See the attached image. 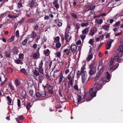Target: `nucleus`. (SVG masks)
<instances>
[{"label":"nucleus","mask_w":123,"mask_h":123,"mask_svg":"<svg viewBox=\"0 0 123 123\" xmlns=\"http://www.w3.org/2000/svg\"><path fill=\"white\" fill-rule=\"evenodd\" d=\"M105 79L104 78H102L101 80L97 82H96L94 85V89L97 91L101 89L103 85L104 84H105L104 82Z\"/></svg>","instance_id":"f257e3e1"},{"label":"nucleus","mask_w":123,"mask_h":123,"mask_svg":"<svg viewBox=\"0 0 123 123\" xmlns=\"http://www.w3.org/2000/svg\"><path fill=\"white\" fill-rule=\"evenodd\" d=\"M112 61H110L109 64L107 66V68L111 72L115 70L118 67L119 64L116 63L115 64Z\"/></svg>","instance_id":"f03ea898"},{"label":"nucleus","mask_w":123,"mask_h":123,"mask_svg":"<svg viewBox=\"0 0 123 123\" xmlns=\"http://www.w3.org/2000/svg\"><path fill=\"white\" fill-rule=\"evenodd\" d=\"M75 73L72 71L68 75L67 78L68 80V82L72 85V83H74V81L75 77Z\"/></svg>","instance_id":"7ed1b4c3"},{"label":"nucleus","mask_w":123,"mask_h":123,"mask_svg":"<svg viewBox=\"0 0 123 123\" xmlns=\"http://www.w3.org/2000/svg\"><path fill=\"white\" fill-rule=\"evenodd\" d=\"M122 59L120 58V56L118 55H115L113 57L111 58V61H112L114 63V61L118 62V63H120L122 62Z\"/></svg>","instance_id":"20e7f679"},{"label":"nucleus","mask_w":123,"mask_h":123,"mask_svg":"<svg viewBox=\"0 0 123 123\" xmlns=\"http://www.w3.org/2000/svg\"><path fill=\"white\" fill-rule=\"evenodd\" d=\"M97 92V91H96L95 92H93V88H92L91 89L89 90V100L92 99L93 98V97L96 96V93Z\"/></svg>","instance_id":"39448f33"},{"label":"nucleus","mask_w":123,"mask_h":123,"mask_svg":"<svg viewBox=\"0 0 123 123\" xmlns=\"http://www.w3.org/2000/svg\"><path fill=\"white\" fill-rule=\"evenodd\" d=\"M58 82L59 83L62 84L65 82V78L62 73L60 74L58 76Z\"/></svg>","instance_id":"423d86ee"},{"label":"nucleus","mask_w":123,"mask_h":123,"mask_svg":"<svg viewBox=\"0 0 123 123\" xmlns=\"http://www.w3.org/2000/svg\"><path fill=\"white\" fill-rule=\"evenodd\" d=\"M43 64V61L42 60L39 63L38 68H37V69L40 74H42L43 75H44L43 68L42 67Z\"/></svg>","instance_id":"0eeeda50"},{"label":"nucleus","mask_w":123,"mask_h":123,"mask_svg":"<svg viewBox=\"0 0 123 123\" xmlns=\"http://www.w3.org/2000/svg\"><path fill=\"white\" fill-rule=\"evenodd\" d=\"M77 46L74 43H72L70 46V49L73 54H74L77 51Z\"/></svg>","instance_id":"6e6552de"},{"label":"nucleus","mask_w":123,"mask_h":123,"mask_svg":"<svg viewBox=\"0 0 123 123\" xmlns=\"http://www.w3.org/2000/svg\"><path fill=\"white\" fill-rule=\"evenodd\" d=\"M65 38L66 40V44H69V42L71 38V36H69L68 34L65 33Z\"/></svg>","instance_id":"1a4fd4ad"},{"label":"nucleus","mask_w":123,"mask_h":123,"mask_svg":"<svg viewBox=\"0 0 123 123\" xmlns=\"http://www.w3.org/2000/svg\"><path fill=\"white\" fill-rule=\"evenodd\" d=\"M109 40L107 42L106 46V48L107 49H109L112 43L114 41V39H109Z\"/></svg>","instance_id":"9d476101"},{"label":"nucleus","mask_w":123,"mask_h":123,"mask_svg":"<svg viewBox=\"0 0 123 123\" xmlns=\"http://www.w3.org/2000/svg\"><path fill=\"white\" fill-rule=\"evenodd\" d=\"M103 62L102 61H99V64L98 65V68H100L99 71V72L100 73H103V71L105 68V67L104 66H103Z\"/></svg>","instance_id":"9b49d317"},{"label":"nucleus","mask_w":123,"mask_h":123,"mask_svg":"<svg viewBox=\"0 0 123 123\" xmlns=\"http://www.w3.org/2000/svg\"><path fill=\"white\" fill-rule=\"evenodd\" d=\"M96 61L95 60L93 61L92 62L89 66L90 69H96V67L97 66L96 64Z\"/></svg>","instance_id":"f8f14e48"},{"label":"nucleus","mask_w":123,"mask_h":123,"mask_svg":"<svg viewBox=\"0 0 123 123\" xmlns=\"http://www.w3.org/2000/svg\"><path fill=\"white\" fill-rule=\"evenodd\" d=\"M63 53L64 54L67 55H72V53L70 51V49H65L63 50Z\"/></svg>","instance_id":"ddd939ff"},{"label":"nucleus","mask_w":123,"mask_h":123,"mask_svg":"<svg viewBox=\"0 0 123 123\" xmlns=\"http://www.w3.org/2000/svg\"><path fill=\"white\" fill-rule=\"evenodd\" d=\"M85 66H82L81 68V70L80 72V74L82 75H86L87 72L85 70Z\"/></svg>","instance_id":"4468645a"},{"label":"nucleus","mask_w":123,"mask_h":123,"mask_svg":"<svg viewBox=\"0 0 123 123\" xmlns=\"http://www.w3.org/2000/svg\"><path fill=\"white\" fill-rule=\"evenodd\" d=\"M86 77V75H81L82 82V84L86 83L87 82Z\"/></svg>","instance_id":"2eb2a0df"},{"label":"nucleus","mask_w":123,"mask_h":123,"mask_svg":"<svg viewBox=\"0 0 123 123\" xmlns=\"http://www.w3.org/2000/svg\"><path fill=\"white\" fill-rule=\"evenodd\" d=\"M15 119L18 123H21L23 121V116L22 115L20 116L18 118H16Z\"/></svg>","instance_id":"dca6fc26"},{"label":"nucleus","mask_w":123,"mask_h":123,"mask_svg":"<svg viewBox=\"0 0 123 123\" xmlns=\"http://www.w3.org/2000/svg\"><path fill=\"white\" fill-rule=\"evenodd\" d=\"M89 31V28L87 27L83 30L81 32L83 35H86L88 34Z\"/></svg>","instance_id":"f3484780"},{"label":"nucleus","mask_w":123,"mask_h":123,"mask_svg":"<svg viewBox=\"0 0 123 123\" xmlns=\"http://www.w3.org/2000/svg\"><path fill=\"white\" fill-rule=\"evenodd\" d=\"M58 0H54V1L53 2V4L54 6L57 9L59 8V5L58 3Z\"/></svg>","instance_id":"a211bd4d"},{"label":"nucleus","mask_w":123,"mask_h":123,"mask_svg":"<svg viewBox=\"0 0 123 123\" xmlns=\"http://www.w3.org/2000/svg\"><path fill=\"white\" fill-rule=\"evenodd\" d=\"M35 1L34 0H30L29 2V5L30 7H32L35 4Z\"/></svg>","instance_id":"6ab92c4d"},{"label":"nucleus","mask_w":123,"mask_h":123,"mask_svg":"<svg viewBox=\"0 0 123 123\" xmlns=\"http://www.w3.org/2000/svg\"><path fill=\"white\" fill-rule=\"evenodd\" d=\"M106 77L107 79L108 80L107 81L106 80V79L104 77L103 78H104L105 79V80L104 81V82L105 83L106 82H108L110 81L109 79L110 78V74H109V73L108 72H107V73H106Z\"/></svg>","instance_id":"aec40b11"},{"label":"nucleus","mask_w":123,"mask_h":123,"mask_svg":"<svg viewBox=\"0 0 123 123\" xmlns=\"http://www.w3.org/2000/svg\"><path fill=\"white\" fill-rule=\"evenodd\" d=\"M20 80L19 79H17L15 80V83L16 85L17 86H19L20 85L21 86V84H20Z\"/></svg>","instance_id":"412c9836"},{"label":"nucleus","mask_w":123,"mask_h":123,"mask_svg":"<svg viewBox=\"0 0 123 123\" xmlns=\"http://www.w3.org/2000/svg\"><path fill=\"white\" fill-rule=\"evenodd\" d=\"M95 22L98 24L100 25L103 23V20L102 19H95Z\"/></svg>","instance_id":"4be33fe9"},{"label":"nucleus","mask_w":123,"mask_h":123,"mask_svg":"<svg viewBox=\"0 0 123 123\" xmlns=\"http://www.w3.org/2000/svg\"><path fill=\"white\" fill-rule=\"evenodd\" d=\"M44 79V76L41 75L39 76L38 77L39 80L38 84H39L42 83V81Z\"/></svg>","instance_id":"5701e85b"},{"label":"nucleus","mask_w":123,"mask_h":123,"mask_svg":"<svg viewBox=\"0 0 123 123\" xmlns=\"http://www.w3.org/2000/svg\"><path fill=\"white\" fill-rule=\"evenodd\" d=\"M7 100L8 102V104L10 105H12L13 104V102L12 103V99L10 98L9 96H7L6 97Z\"/></svg>","instance_id":"b1692460"},{"label":"nucleus","mask_w":123,"mask_h":123,"mask_svg":"<svg viewBox=\"0 0 123 123\" xmlns=\"http://www.w3.org/2000/svg\"><path fill=\"white\" fill-rule=\"evenodd\" d=\"M96 72V69H91L89 72V73L90 75H92L95 74Z\"/></svg>","instance_id":"393cba45"},{"label":"nucleus","mask_w":123,"mask_h":123,"mask_svg":"<svg viewBox=\"0 0 123 123\" xmlns=\"http://www.w3.org/2000/svg\"><path fill=\"white\" fill-rule=\"evenodd\" d=\"M39 54H38L37 53H34L33 55V58L34 59H38L39 58Z\"/></svg>","instance_id":"a878e982"},{"label":"nucleus","mask_w":123,"mask_h":123,"mask_svg":"<svg viewBox=\"0 0 123 123\" xmlns=\"http://www.w3.org/2000/svg\"><path fill=\"white\" fill-rule=\"evenodd\" d=\"M31 37L32 38H35L37 36V34L35 32L33 31L32 33L31 34Z\"/></svg>","instance_id":"bb28decb"},{"label":"nucleus","mask_w":123,"mask_h":123,"mask_svg":"<svg viewBox=\"0 0 123 123\" xmlns=\"http://www.w3.org/2000/svg\"><path fill=\"white\" fill-rule=\"evenodd\" d=\"M59 72V70H58L57 69H56L54 71V73L53 74V76L54 77V78H55V77L57 76L58 75V73Z\"/></svg>","instance_id":"cd10ccee"},{"label":"nucleus","mask_w":123,"mask_h":123,"mask_svg":"<svg viewBox=\"0 0 123 123\" xmlns=\"http://www.w3.org/2000/svg\"><path fill=\"white\" fill-rule=\"evenodd\" d=\"M89 25L88 22H87L86 23H81V26L82 27H84L87 26Z\"/></svg>","instance_id":"c85d7f7f"},{"label":"nucleus","mask_w":123,"mask_h":123,"mask_svg":"<svg viewBox=\"0 0 123 123\" xmlns=\"http://www.w3.org/2000/svg\"><path fill=\"white\" fill-rule=\"evenodd\" d=\"M15 62L17 64H22V61L20 59H15L14 60Z\"/></svg>","instance_id":"c756f323"},{"label":"nucleus","mask_w":123,"mask_h":123,"mask_svg":"<svg viewBox=\"0 0 123 123\" xmlns=\"http://www.w3.org/2000/svg\"><path fill=\"white\" fill-rule=\"evenodd\" d=\"M44 53L46 55L48 56L50 53V52L49 49H47L44 50Z\"/></svg>","instance_id":"7c9ffc66"},{"label":"nucleus","mask_w":123,"mask_h":123,"mask_svg":"<svg viewBox=\"0 0 123 123\" xmlns=\"http://www.w3.org/2000/svg\"><path fill=\"white\" fill-rule=\"evenodd\" d=\"M92 54L89 55L86 58V60L88 61H89L92 59Z\"/></svg>","instance_id":"2f4dec72"},{"label":"nucleus","mask_w":123,"mask_h":123,"mask_svg":"<svg viewBox=\"0 0 123 123\" xmlns=\"http://www.w3.org/2000/svg\"><path fill=\"white\" fill-rule=\"evenodd\" d=\"M95 7V6L94 5H91L90 6H88L87 7L88 8V10H92Z\"/></svg>","instance_id":"473e14b6"},{"label":"nucleus","mask_w":123,"mask_h":123,"mask_svg":"<svg viewBox=\"0 0 123 123\" xmlns=\"http://www.w3.org/2000/svg\"><path fill=\"white\" fill-rule=\"evenodd\" d=\"M61 45V44L60 42H57L56 43L55 47L58 48H59Z\"/></svg>","instance_id":"72a5a7b5"},{"label":"nucleus","mask_w":123,"mask_h":123,"mask_svg":"<svg viewBox=\"0 0 123 123\" xmlns=\"http://www.w3.org/2000/svg\"><path fill=\"white\" fill-rule=\"evenodd\" d=\"M39 71L36 69H35L34 72V74L36 76H38L40 75V74Z\"/></svg>","instance_id":"f704fd0d"},{"label":"nucleus","mask_w":123,"mask_h":123,"mask_svg":"<svg viewBox=\"0 0 123 123\" xmlns=\"http://www.w3.org/2000/svg\"><path fill=\"white\" fill-rule=\"evenodd\" d=\"M102 74V73H100L99 72L98 74L96 76V77H95V80L96 81L101 76Z\"/></svg>","instance_id":"c9c22d12"},{"label":"nucleus","mask_w":123,"mask_h":123,"mask_svg":"<svg viewBox=\"0 0 123 123\" xmlns=\"http://www.w3.org/2000/svg\"><path fill=\"white\" fill-rule=\"evenodd\" d=\"M55 55L56 57L60 58L61 55V53L60 51H57L56 53L55 54Z\"/></svg>","instance_id":"e433bc0d"},{"label":"nucleus","mask_w":123,"mask_h":123,"mask_svg":"<svg viewBox=\"0 0 123 123\" xmlns=\"http://www.w3.org/2000/svg\"><path fill=\"white\" fill-rule=\"evenodd\" d=\"M118 50L119 51L122 52L123 51V45H120L119 48Z\"/></svg>","instance_id":"4c0bfd02"},{"label":"nucleus","mask_w":123,"mask_h":123,"mask_svg":"<svg viewBox=\"0 0 123 123\" xmlns=\"http://www.w3.org/2000/svg\"><path fill=\"white\" fill-rule=\"evenodd\" d=\"M102 28L105 31L107 30L109 28V27L106 25H105L102 26Z\"/></svg>","instance_id":"58836bf2"},{"label":"nucleus","mask_w":123,"mask_h":123,"mask_svg":"<svg viewBox=\"0 0 123 123\" xmlns=\"http://www.w3.org/2000/svg\"><path fill=\"white\" fill-rule=\"evenodd\" d=\"M6 56L8 57H10V56L11 54L10 52H6L5 53Z\"/></svg>","instance_id":"ea45409f"},{"label":"nucleus","mask_w":123,"mask_h":123,"mask_svg":"<svg viewBox=\"0 0 123 123\" xmlns=\"http://www.w3.org/2000/svg\"><path fill=\"white\" fill-rule=\"evenodd\" d=\"M12 52L14 55L17 54L18 51L16 48H13L12 49Z\"/></svg>","instance_id":"a19ab883"},{"label":"nucleus","mask_w":123,"mask_h":123,"mask_svg":"<svg viewBox=\"0 0 123 123\" xmlns=\"http://www.w3.org/2000/svg\"><path fill=\"white\" fill-rule=\"evenodd\" d=\"M26 108L27 110H29L31 107L30 103H27V105H26Z\"/></svg>","instance_id":"79ce46f5"},{"label":"nucleus","mask_w":123,"mask_h":123,"mask_svg":"<svg viewBox=\"0 0 123 123\" xmlns=\"http://www.w3.org/2000/svg\"><path fill=\"white\" fill-rule=\"evenodd\" d=\"M46 93L44 91L42 92L41 94L40 95L42 97H44L46 96Z\"/></svg>","instance_id":"37998d69"},{"label":"nucleus","mask_w":123,"mask_h":123,"mask_svg":"<svg viewBox=\"0 0 123 123\" xmlns=\"http://www.w3.org/2000/svg\"><path fill=\"white\" fill-rule=\"evenodd\" d=\"M71 15L73 17L74 19H76L77 17V15L74 13H70Z\"/></svg>","instance_id":"c03bdc74"},{"label":"nucleus","mask_w":123,"mask_h":123,"mask_svg":"<svg viewBox=\"0 0 123 123\" xmlns=\"http://www.w3.org/2000/svg\"><path fill=\"white\" fill-rule=\"evenodd\" d=\"M7 70L10 73H12L13 71V69L10 67H9L7 68Z\"/></svg>","instance_id":"a18cd8bd"},{"label":"nucleus","mask_w":123,"mask_h":123,"mask_svg":"<svg viewBox=\"0 0 123 123\" xmlns=\"http://www.w3.org/2000/svg\"><path fill=\"white\" fill-rule=\"evenodd\" d=\"M94 31L93 29H91L90 30V34L92 36L94 34Z\"/></svg>","instance_id":"49530a36"},{"label":"nucleus","mask_w":123,"mask_h":123,"mask_svg":"<svg viewBox=\"0 0 123 123\" xmlns=\"http://www.w3.org/2000/svg\"><path fill=\"white\" fill-rule=\"evenodd\" d=\"M80 37L82 40L83 41L86 37V35H83L82 34V35H80Z\"/></svg>","instance_id":"de8ad7c7"},{"label":"nucleus","mask_w":123,"mask_h":123,"mask_svg":"<svg viewBox=\"0 0 123 123\" xmlns=\"http://www.w3.org/2000/svg\"><path fill=\"white\" fill-rule=\"evenodd\" d=\"M40 35H37V37L36 39V42L37 43H38V40L40 39Z\"/></svg>","instance_id":"09e8293b"},{"label":"nucleus","mask_w":123,"mask_h":123,"mask_svg":"<svg viewBox=\"0 0 123 123\" xmlns=\"http://www.w3.org/2000/svg\"><path fill=\"white\" fill-rule=\"evenodd\" d=\"M15 36L18 37H19V32L18 30H17L15 32Z\"/></svg>","instance_id":"8fccbe9b"},{"label":"nucleus","mask_w":123,"mask_h":123,"mask_svg":"<svg viewBox=\"0 0 123 123\" xmlns=\"http://www.w3.org/2000/svg\"><path fill=\"white\" fill-rule=\"evenodd\" d=\"M89 43H90L91 45H92L94 43V42L93 41V40L92 39H91L89 41Z\"/></svg>","instance_id":"3c124183"},{"label":"nucleus","mask_w":123,"mask_h":123,"mask_svg":"<svg viewBox=\"0 0 123 123\" xmlns=\"http://www.w3.org/2000/svg\"><path fill=\"white\" fill-rule=\"evenodd\" d=\"M17 105L19 107L20 106V99H17Z\"/></svg>","instance_id":"603ef678"},{"label":"nucleus","mask_w":123,"mask_h":123,"mask_svg":"<svg viewBox=\"0 0 123 123\" xmlns=\"http://www.w3.org/2000/svg\"><path fill=\"white\" fill-rule=\"evenodd\" d=\"M33 90H30L29 92V93L30 95L32 96V95L33 94Z\"/></svg>","instance_id":"864d4df0"},{"label":"nucleus","mask_w":123,"mask_h":123,"mask_svg":"<svg viewBox=\"0 0 123 123\" xmlns=\"http://www.w3.org/2000/svg\"><path fill=\"white\" fill-rule=\"evenodd\" d=\"M9 86L10 87L11 89L12 90H14V88L13 86L11 83H9Z\"/></svg>","instance_id":"5fc2aeb1"},{"label":"nucleus","mask_w":123,"mask_h":123,"mask_svg":"<svg viewBox=\"0 0 123 123\" xmlns=\"http://www.w3.org/2000/svg\"><path fill=\"white\" fill-rule=\"evenodd\" d=\"M19 59H23V54L20 53L19 54Z\"/></svg>","instance_id":"6e6d98bb"},{"label":"nucleus","mask_w":123,"mask_h":123,"mask_svg":"<svg viewBox=\"0 0 123 123\" xmlns=\"http://www.w3.org/2000/svg\"><path fill=\"white\" fill-rule=\"evenodd\" d=\"M28 39V38L27 37L24 40V45H26L27 44Z\"/></svg>","instance_id":"4d7b16f0"},{"label":"nucleus","mask_w":123,"mask_h":123,"mask_svg":"<svg viewBox=\"0 0 123 123\" xmlns=\"http://www.w3.org/2000/svg\"><path fill=\"white\" fill-rule=\"evenodd\" d=\"M57 25L59 27L61 26L62 24V22L59 21L57 22Z\"/></svg>","instance_id":"13d9d810"},{"label":"nucleus","mask_w":123,"mask_h":123,"mask_svg":"<svg viewBox=\"0 0 123 123\" xmlns=\"http://www.w3.org/2000/svg\"><path fill=\"white\" fill-rule=\"evenodd\" d=\"M55 40L57 42H60V37L59 36H57L55 37Z\"/></svg>","instance_id":"bf43d9fd"},{"label":"nucleus","mask_w":123,"mask_h":123,"mask_svg":"<svg viewBox=\"0 0 123 123\" xmlns=\"http://www.w3.org/2000/svg\"><path fill=\"white\" fill-rule=\"evenodd\" d=\"M81 97L80 96H78L77 97V99L78 102H80L81 100Z\"/></svg>","instance_id":"052dcab7"},{"label":"nucleus","mask_w":123,"mask_h":123,"mask_svg":"<svg viewBox=\"0 0 123 123\" xmlns=\"http://www.w3.org/2000/svg\"><path fill=\"white\" fill-rule=\"evenodd\" d=\"M48 89L49 90H51L53 89V87L51 85H48Z\"/></svg>","instance_id":"680f3d73"},{"label":"nucleus","mask_w":123,"mask_h":123,"mask_svg":"<svg viewBox=\"0 0 123 123\" xmlns=\"http://www.w3.org/2000/svg\"><path fill=\"white\" fill-rule=\"evenodd\" d=\"M5 0H0V5L1 6L5 2Z\"/></svg>","instance_id":"e2e57ef3"},{"label":"nucleus","mask_w":123,"mask_h":123,"mask_svg":"<svg viewBox=\"0 0 123 123\" xmlns=\"http://www.w3.org/2000/svg\"><path fill=\"white\" fill-rule=\"evenodd\" d=\"M7 80L6 79L4 81L1 83L0 84L1 86H3L4 84H5Z\"/></svg>","instance_id":"0e129e2a"},{"label":"nucleus","mask_w":123,"mask_h":123,"mask_svg":"<svg viewBox=\"0 0 123 123\" xmlns=\"http://www.w3.org/2000/svg\"><path fill=\"white\" fill-rule=\"evenodd\" d=\"M120 24V23L119 21H118L116 22L115 24V25L117 27H118L119 25Z\"/></svg>","instance_id":"69168bd1"},{"label":"nucleus","mask_w":123,"mask_h":123,"mask_svg":"<svg viewBox=\"0 0 123 123\" xmlns=\"http://www.w3.org/2000/svg\"><path fill=\"white\" fill-rule=\"evenodd\" d=\"M45 76L47 79L49 81H51V80L48 74H46Z\"/></svg>","instance_id":"338daca9"},{"label":"nucleus","mask_w":123,"mask_h":123,"mask_svg":"<svg viewBox=\"0 0 123 123\" xmlns=\"http://www.w3.org/2000/svg\"><path fill=\"white\" fill-rule=\"evenodd\" d=\"M76 29L77 30H79L80 28V25L78 23H77L76 24Z\"/></svg>","instance_id":"774afa93"}]
</instances>
